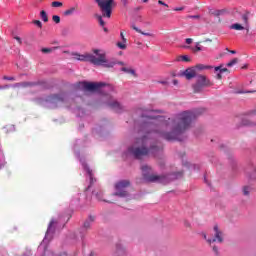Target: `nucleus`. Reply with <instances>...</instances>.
<instances>
[{
  "label": "nucleus",
  "mask_w": 256,
  "mask_h": 256,
  "mask_svg": "<svg viewBox=\"0 0 256 256\" xmlns=\"http://www.w3.org/2000/svg\"><path fill=\"white\" fill-rule=\"evenodd\" d=\"M120 37L122 38L123 43H127V38H125V34L123 31L120 32Z\"/></svg>",
  "instance_id": "obj_31"
},
{
  "label": "nucleus",
  "mask_w": 256,
  "mask_h": 256,
  "mask_svg": "<svg viewBox=\"0 0 256 256\" xmlns=\"http://www.w3.org/2000/svg\"><path fill=\"white\" fill-rule=\"evenodd\" d=\"M223 13H225V10H224V9L218 10V11L216 12V15H217V16L223 15Z\"/></svg>",
  "instance_id": "obj_41"
},
{
  "label": "nucleus",
  "mask_w": 256,
  "mask_h": 256,
  "mask_svg": "<svg viewBox=\"0 0 256 256\" xmlns=\"http://www.w3.org/2000/svg\"><path fill=\"white\" fill-rule=\"evenodd\" d=\"M103 30L105 31V33H107L109 30L105 27H103Z\"/></svg>",
  "instance_id": "obj_52"
},
{
  "label": "nucleus",
  "mask_w": 256,
  "mask_h": 256,
  "mask_svg": "<svg viewBox=\"0 0 256 256\" xmlns=\"http://www.w3.org/2000/svg\"><path fill=\"white\" fill-rule=\"evenodd\" d=\"M242 21H244L245 28L249 30V13H245L242 15Z\"/></svg>",
  "instance_id": "obj_15"
},
{
  "label": "nucleus",
  "mask_w": 256,
  "mask_h": 256,
  "mask_svg": "<svg viewBox=\"0 0 256 256\" xmlns=\"http://www.w3.org/2000/svg\"><path fill=\"white\" fill-rule=\"evenodd\" d=\"M88 173H89V175H90V181H91V183H93V176H92V174H91V171L88 170Z\"/></svg>",
  "instance_id": "obj_45"
},
{
  "label": "nucleus",
  "mask_w": 256,
  "mask_h": 256,
  "mask_svg": "<svg viewBox=\"0 0 256 256\" xmlns=\"http://www.w3.org/2000/svg\"><path fill=\"white\" fill-rule=\"evenodd\" d=\"M121 71H123L124 73H128L130 75H135V70L131 69V68H127V67H122Z\"/></svg>",
  "instance_id": "obj_21"
},
{
  "label": "nucleus",
  "mask_w": 256,
  "mask_h": 256,
  "mask_svg": "<svg viewBox=\"0 0 256 256\" xmlns=\"http://www.w3.org/2000/svg\"><path fill=\"white\" fill-rule=\"evenodd\" d=\"M186 227H191V224L189 222H185Z\"/></svg>",
  "instance_id": "obj_49"
},
{
  "label": "nucleus",
  "mask_w": 256,
  "mask_h": 256,
  "mask_svg": "<svg viewBox=\"0 0 256 256\" xmlns=\"http://www.w3.org/2000/svg\"><path fill=\"white\" fill-rule=\"evenodd\" d=\"M201 42H197L196 43V47L191 48V51H193V53H199V51H203V48H201Z\"/></svg>",
  "instance_id": "obj_19"
},
{
  "label": "nucleus",
  "mask_w": 256,
  "mask_h": 256,
  "mask_svg": "<svg viewBox=\"0 0 256 256\" xmlns=\"http://www.w3.org/2000/svg\"><path fill=\"white\" fill-rule=\"evenodd\" d=\"M73 56L76 61H85L88 63H92V65H96L97 67H105L106 69H113V66L115 65V62H109L106 54H100L97 57L89 53H74Z\"/></svg>",
  "instance_id": "obj_2"
},
{
  "label": "nucleus",
  "mask_w": 256,
  "mask_h": 256,
  "mask_svg": "<svg viewBox=\"0 0 256 256\" xmlns=\"http://www.w3.org/2000/svg\"><path fill=\"white\" fill-rule=\"evenodd\" d=\"M132 29L141 35H145L146 37H151V33L143 32L141 29L137 28V26L132 25Z\"/></svg>",
  "instance_id": "obj_17"
},
{
  "label": "nucleus",
  "mask_w": 256,
  "mask_h": 256,
  "mask_svg": "<svg viewBox=\"0 0 256 256\" xmlns=\"http://www.w3.org/2000/svg\"><path fill=\"white\" fill-rule=\"evenodd\" d=\"M177 61H184L185 63H189L191 61V58L187 55H182L177 58Z\"/></svg>",
  "instance_id": "obj_20"
},
{
  "label": "nucleus",
  "mask_w": 256,
  "mask_h": 256,
  "mask_svg": "<svg viewBox=\"0 0 256 256\" xmlns=\"http://www.w3.org/2000/svg\"><path fill=\"white\" fill-rule=\"evenodd\" d=\"M183 75L186 79H188V81L191 79H195V77H197V70L195 69V67L187 68L183 72Z\"/></svg>",
  "instance_id": "obj_9"
},
{
  "label": "nucleus",
  "mask_w": 256,
  "mask_h": 256,
  "mask_svg": "<svg viewBox=\"0 0 256 256\" xmlns=\"http://www.w3.org/2000/svg\"><path fill=\"white\" fill-rule=\"evenodd\" d=\"M142 177L146 183H161L165 179L164 176L153 173V168L149 165H143L141 167Z\"/></svg>",
  "instance_id": "obj_4"
},
{
  "label": "nucleus",
  "mask_w": 256,
  "mask_h": 256,
  "mask_svg": "<svg viewBox=\"0 0 256 256\" xmlns=\"http://www.w3.org/2000/svg\"><path fill=\"white\" fill-rule=\"evenodd\" d=\"M213 251L214 253H216V255H219V249L217 248V246L213 247Z\"/></svg>",
  "instance_id": "obj_43"
},
{
  "label": "nucleus",
  "mask_w": 256,
  "mask_h": 256,
  "mask_svg": "<svg viewBox=\"0 0 256 256\" xmlns=\"http://www.w3.org/2000/svg\"><path fill=\"white\" fill-rule=\"evenodd\" d=\"M204 87H213V82L205 75H197L196 83L192 85L194 93H201Z\"/></svg>",
  "instance_id": "obj_5"
},
{
  "label": "nucleus",
  "mask_w": 256,
  "mask_h": 256,
  "mask_svg": "<svg viewBox=\"0 0 256 256\" xmlns=\"http://www.w3.org/2000/svg\"><path fill=\"white\" fill-rule=\"evenodd\" d=\"M97 3L102 15H96V19L100 27H105V21L103 17L106 19H111V15L113 13V7H115V0H95Z\"/></svg>",
  "instance_id": "obj_3"
},
{
  "label": "nucleus",
  "mask_w": 256,
  "mask_h": 256,
  "mask_svg": "<svg viewBox=\"0 0 256 256\" xmlns=\"http://www.w3.org/2000/svg\"><path fill=\"white\" fill-rule=\"evenodd\" d=\"M131 186V182L129 180H122L116 183L115 189L116 192L114 195L117 197H127L129 192H127V188Z\"/></svg>",
  "instance_id": "obj_7"
},
{
  "label": "nucleus",
  "mask_w": 256,
  "mask_h": 256,
  "mask_svg": "<svg viewBox=\"0 0 256 256\" xmlns=\"http://www.w3.org/2000/svg\"><path fill=\"white\" fill-rule=\"evenodd\" d=\"M75 89H82V91H99L101 87H105V83H93V82H78L74 85Z\"/></svg>",
  "instance_id": "obj_6"
},
{
  "label": "nucleus",
  "mask_w": 256,
  "mask_h": 256,
  "mask_svg": "<svg viewBox=\"0 0 256 256\" xmlns=\"http://www.w3.org/2000/svg\"><path fill=\"white\" fill-rule=\"evenodd\" d=\"M189 19H201L200 15H192V16H188Z\"/></svg>",
  "instance_id": "obj_36"
},
{
  "label": "nucleus",
  "mask_w": 256,
  "mask_h": 256,
  "mask_svg": "<svg viewBox=\"0 0 256 256\" xmlns=\"http://www.w3.org/2000/svg\"><path fill=\"white\" fill-rule=\"evenodd\" d=\"M51 7H54V8L63 7V2L54 1L51 3Z\"/></svg>",
  "instance_id": "obj_24"
},
{
  "label": "nucleus",
  "mask_w": 256,
  "mask_h": 256,
  "mask_svg": "<svg viewBox=\"0 0 256 256\" xmlns=\"http://www.w3.org/2000/svg\"><path fill=\"white\" fill-rule=\"evenodd\" d=\"M34 25H37V27H39L40 29H41V27H43V24L41 23L40 20H35Z\"/></svg>",
  "instance_id": "obj_33"
},
{
  "label": "nucleus",
  "mask_w": 256,
  "mask_h": 256,
  "mask_svg": "<svg viewBox=\"0 0 256 256\" xmlns=\"http://www.w3.org/2000/svg\"><path fill=\"white\" fill-rule=\"evenodd\" d=\"M89 256H94L93 252H91Z\"/></svg>",
  "instance_id": "obj_55"
},
{
  "label": "nucleus",
  "mask_w": 256,
  "mask_h": 256,
  "mask_svg": "<svg viewBox=\"0 0 256 256\" xmlns=\"http://www.w3.org/2000/svg\"><path fill=\"white\" fill-rule=\"evenodd\" d=\"M3 89H7V86H0V91Z\"/></svg>",
  "instance_id": "obj_50"
},
{
  "label": "nucleus",
  "mask_w": 256,
  "mask_h": 256,
  "mask_svg": "<svg viewBox=\"0 0 256 256\" xmlns=\"http://www.w3.org/2000/svg\"><path fill=\"white\" fill-rule=\"evenodd\" d=\"M213 40H211L210 38H207L206 40H204V43H211Z\"/></svg>",
  "instance_id": "obj_46"
},
{
  "label": "nucleus",
  "mask_w": 256,
  "mask_h": 256,
  "mask_svg": "<svg viewBox=\"0 0 256 256\" xmlns=\"http://www.w3.org/2000/svg\"><path fill=\"white\" fill-rule=\"evenodd\" d=\"M230 53H231L232 55H235V53H237V52H236L235 50H231Z\"/></svg>",
  "instance_id": "obj_51"
},
{
  "label": "nucleus",
  "mask_w": 256,
  "mask_h": 256,
  "mask_svg": "<svg viewBox=\"0 0 256 256\" xmlns=\"http://www.w3.org/2000/svg\"><path fill=\"white\" fill-rule=\"evenodd\" d=\"M148 121L144 124L146 129H151V132H146L142 138H138L134 146L128 148V153L133 155L135 159H143L147 155L154 157L161 152V147L154 145L153 133L158 137H162L166 141H177L179 135L185 133L191 123L197 119V114L191 111L178 113L173 119L163 120V117L153 118L147 117Z\"/></svg>",
  "instance_id": "obj_1"
},
{
  "label": "nucleus",
  "mask_w": 256,
  "mask_h": 256,
  "mask_svg": "<svg viewBox=\"0 0 256 256\" xmlns=\"http://www.w3.org/2000/svg\"><path fill=\"white\" fill-rule=\"evenodd\" d=\"M77 9H78L77 6H74V7H71L69 9L65 10L63 13L64 17H69V16L73 15V13H75V11H77Z\"/></svg>",
  "instance_id": "obj_14"
},
{
  "label": "nucleus",
  "mask_w": 256,
  "mask_h": 256,
  "mask_svg": "<svg viewBox=\"0 0 256 256\" xmlns=\"http://www.w3.org/2000/svg\"><path fill=\"white\" fill-rule=\"evenodd\" d=\"M215 71H220V73H229V69L222 68V66L215 67Z\"/></svg>",
  "instance_id": "obj_23"
},
{
  "label": "nucleus",
  "mask_w": 256,
  "mask_h": 256,
  "mask_svg": "<svg viewBox=\"0 0 256 256\" xmlns=\"http://www.w3.org/2000/svg\"><path fill=\"white\" fill-rule=\"evenodd\" d=\"M174 85H177L178 81L177 80H173Z\"/></svg>",
  "instance_id": "obj_53"
},
{
  "label": "nucleus",
  "mask_w": 256,
  "mask_h": 256,
  "mask_svg": "<svg viewBox=\"0 0 256 256\" xmlns=\"http://www.w3.org/2000/svg\"><path fill=\"white\" fill-rule=\"evenodd\" d=\"M186 43H187V45H191V43H193V39L192 38H187Z\"/></svg>",
  "instance_id": "obj_42"
},
{
  "label": "nucleus",
  "mask_w": 256,
  "mask_h": 256,
  "mask_svg": "<svg viewBox=\"0 0 256 256\" xmlns=\"http://www.w3.org/2000/svg\"><path fill=\"white\" fill-rule=\"evenodd\" d=\"M237 63H239V59L234 58L226 64V67H233V65H237Z\"/></svg>",
  "instance_id": "obj_22"
},
{
  "label": "nucleus",
  "mask_w": 256,
  "mask_h": 256,
  "mask_svg": "<svg viewBox=\"0 0 256 256\" xmlns=\"http://www.w3.org/2000/svg\"><path fill=\"white\" fill-rule=\"evenodd\" d=\"M14 39H16V41H18L19 45H21L23 43V41L21 40V38L19 36H15Z\"/></svg>",
  "instance_id": "obj_38"
},
{
  "label": "nucleus",
  "mask_w": 256,
  "mask_h": 256,
  "mask_svg": "<svg viewBox=\"0 0 256 256\" xmlns=\"http://www.w3.org/2000/svg\"><path fill=\"white\" fill-rule=\"evenodd\" d=\"M174 11H183V8H175Z\"/></svg>",
  "instance_id": "obj_48"
},
{
  "label": "nucleus",
  "mask_w": 256,
  "mask_h": 256,
  "mask_svg": "<svg viewBox=\"0 0 256 256\" xmlns=\"http://www.w3.org/2000/svg\"><path fill=\"white\" fill-rule=\"evenodd\" d=\"M41 51H42V53H51V51H53V49H51V48H42Z\"/></svg>",
  "instance_id": "obj_34"
},
{
  "label": "nucleus",
  "mask_w": 256,
  "mask_h": 256,
  "mask_svg": "<svg viewBox=\"0 0 256 256\" xmlns=\"http://www.w3.org/2000/svg\"><path fill=\"white\" fill-rule=\"evenodd\" d=\"M243 193H244V195H249V188L248 187H244Z\"/></svg>",
  "instance_id": "obj_39"
},
{
  "label": "nucleus",
  "mask_w": 256,
  "mask_h": 256,
  "mask_svg": "<svg viewBox=\"0 0 256 256\" xmlns=\"http://www.w3.org/2000/svg\"><path fill=\"white\" fill-rule=\"evenodd\" d=\"M117 47H119V49H127L125 42H118Z\"/></svg>",
  "instance_id": "obj_29"
},
{
  "label": "nucleus",
  "mask_w": 256,
  "mask_h": 256,
  "mask_svg": "<svg viewBox=\"0 0 256 256\" xmlns=\"http://www.w3.org/2000/svg\"><path fill=\"white\" fill-rule=\"evenodd\" d=\"M33 85H35V83H33V82H23V83H21L22 87H33Z\"/></svg>",
  "instance_id": "obj_28"
},
{
  "label": "nucleus",
  "mask_w": 256,
  "mask_h": 256,
  "mask_svg": "<svg viewBox=\"0 0 256 256\" xmlns=\"http://www.w3.org/2000/svg\"><path fill=\"white\" fill-rule=\"evenodd\" d=\"M94 221H95V217L89 216V218L87 220H85V222L83 224V229H85L86 231H89V229H91V225L93 224Z\"/></svg>",
  "instance_id": "obj_12"
},
{
  "label": "nucleus",
  "mask_w": 256,
  "mask_h": 256,
  "mask_svg": "<svg viewBox=\"0 0 256 256\" xmlns=\"http://www.w3.org/2000/svg\"><path fill=\"white\" fill-rule=\"evenodd\" d=\"M4 81H15V77L13 76H3Z\"/></svg>",
  "instance_id": "obj_30"
},
{
  "label": "nucleus",
  "mask_w": 256,
  "mask_h": 256,
  "mask_svg": "<svg viewBox=\"0 0 256 256\" xmlns=\"http://www.w3.org/2000/svg\"><path fill=\"white\" fill-rule=\"evenodd\" d=\"M158 4L159 5H163L164 7H169V5H167L165 2L158 0Z\"/></svg>",
  "instance_id": "obj_40"
},
{
  "label": "nucleus",
  "mask_w": 256,
  "mask_h": 256,
  "mask_svg": "<svg viewBox=\"0 0 256 256\" xmlns=\"http://www.w3.org/2000/svg\"><path fill=\"white\" fill-rule=\"evenodd\" d=\"M163 85H165V83H167V82H161Z\"/></svg>",
  "instance_id": "obj_57"
},
{
  "label": "nucleus",
  "mask_w": 256,
  "mask_h": 256,
  "mask_svg": "<svg viewBox=\"0 0 256 256\" xmlns=\"http://www.w3.org/2000/svg\"><path fill=\"white\" fill-rule=\"evenodd\" d=\"M55 225H57L56 220H51L46 232V237H51V235H53V233H55Z\"/></svg>",
  "instance_id": "obj_11"
},
{
  "label": "nucleus",
  "mask_w": 256,
  "mask_h": 256,
  "mask_svg": "<svg viewBox=\"0 0 256 256\" xmlns=\"http://www.w3.org/2000/svg\"><path fill=\"white\" fill-rule=\"evenodd\" d=\"M110 107H112V109H121V105L119 104V102H114L110 104Z\"/></svg>",
  "instance_id": "obj_27"
},
{
  "label": "nucleus",
  "mask_w": 256,
  "mask_h": 256,
  "mask_svg": "<svg viewBox=\"0 0 256 256\" xmlns=\"http://www.w3.org/2000/svg\"><path fill=\"white\" fill-rule=\"evenodd\" d=\"M101 50H99V49H94L93 50V54L94 55H97V57H99L101 54H99V52H100ZM102 55H105V53H102Z\"/></svg>",
  "instance_id": "obj_35"
},
{
  "label": "nucleus",
  "mask_w": 256,
  "mask_h": 256,
  "mask_svg": "<svg viewBox=\"0 0 256 256\" xmlns=\"http://www.w3.org/2000/svg\"><path fill=\"white\" fill-rule=\"evenodd\" d=\"M230 29H234L235 31H243V29H245V27H243L241 24L239 23H235V24H232L230 26Z\"/></svg>",
  "instance_id": "obj_16"
},
{
  "label": "nucleus",
  "mask_w": 256,
  "mask_h": 256,
  "mask_svg": "<svg viewBox=\"0 0 256 256\" xmlns=\"http://www.w3.org/2000/svg\"><path fill=\"white\" fill-rule=\"evenodd\" d=\"M40 17L42 21H44V23H47V21H49V17L47 16V12H45V10H42L40 12Z\"/></svg>",
  "instance_id": "obj_18"
},
{
  "label": "nucleus",
  "mask_w": 256,
  "mask_h": 256,
  "mask_svg": "<svg viewBox=\"0 0 256 256\" xmlns=\"http://www.w3.org/2000/svg\"><path fill=\"white\" fill-rule=\"evenodd\" d=\"M204 239H207V235H204Z\"/></svg>",
  "instance_id": "obj_56"
},
{
  "label": "nucleus",
  "mask_w": 256,
  "mask_h": 256,
  "mask_svg": "<svg viewBox=\"0 0 256 256\" xmlns=\"http://www.w3.org/2000/svg\"><path fill=\"white\" fill-rule=\"evenodd\" d=\"M48 100L51 103H63V101H65V95L63 94H54L49 96Z\"/></svg>",
  "instance_id": "obj_10"
},
{
  "label": "nucleus",
  "mask_w": 256,
  "mask_h": 256,
  "mask_svg": "<svg viewBox=\"0 0 256 256\" xmlns=\"http://www.w3.org/2000/svg\"><path fill=\"white\" fill-rule=\"evenodd\" d=\"M216 78H217V79H223V75H221V73H218V74L216 75Z\"/></svg>",
  "instance_id": "obj_44"
},
{
  "label": "nucleus",
  "mask_w": 256,
  "mask_h": 256,
  "mask_svg": "<svg viewBox=\"0 0 256 256\" xmlns=\"http://www.w3.org/2000/svg\"><path fill=\"white\" fill-rule=\"evenodd\" d=\"M194 69L197 71H205V69H213V66L205 65V64H197Z\"/></svg>",
  "instance_id": "obj_13"
},
{
  "label": "nucleus",
  "mask_w": 256,
  "mask_h": 256,
  "mask_svg": "<svg viewBox=\"0 0 256 256\" xmlns=\"http://www.w3.org/2000/svg\"><path fill=\"white\" fill-rule=\"evenodd\" d=\"M124 6H127V0H121Z\"/></svg>",
  "instance_id": "obj_47"
},
{
  "label": "nucleus",
  "mask_w": 256,
  "mask_h": 256,
  "mask_svg": "<svg viewBox=\"0 0 256 256\" xmlns=\"http://www.w3.org/2000/svg\"><path fill=\"white\" fill-rule=\"evenodd\" d=\"M252 169L254 171L253 174L250 175L251 179H256V166H252Z\"/></svg>",
  "instance_id": "obj_32"
},
{
  "label": "nucleus",
  "mask_w": 256,
  "mask_h": 256,
  "mask_svg": "<svg viewBox=\"0 0 256 256\" xmlns=\"http://www.w3.org/2000/svg\"><path fill=\"white\" fill-rule=\"evenodd\" d=\"M111 62H113L114 63V65H125V62H123V61H117V60H108V63H111ZM114 65H113V67H114Z\"/></svg>",
  "instance_id": "obj_26"
},
{
  "label": "nucleus",
  "mask_w": 256,
  "mask_h": 256,
  "mask_svg": "<svg viewBox=\"0 0 256 256\" xmlns=\"http://www.w3.org/2000/svg\"><path fill=\"white\" fill-rule=\"evenodd\" d=\"M226 51H229V48H226Z\"/></svg>",
  "instance_id": "obj_58"
},
{
  "label": "nucleus",
  "mask_w": 256,
  "mask_h": 256,
  "mask_svg": "<svg viewBox=\"0 0 256 256\" xmlns=\"http://www.w3.org/2000/svg\"><path fill=\"white\" fill-rule=\"evenodd\" d=\"M215 236L213 239H207L208 243H215L218 241V243H223V232L219 230V226H214Z\"/></svg>",
  "instance_id": "obj_8"
},
{
  "label": "nucleus",
  "mask_w": 256,
  "mask_h": 256,
  "mask_svg": "<svg viewBox=\"0 0 256 256\" xmlns=\"http://www.w3.org/2000/svg\"><path fill=\"white\" fill-rule=\"evenodd\" d=\"M147 1H149V0H143V3H147Z\"/></svg>",
  "instance_id": "obj_54"
},
{
  "label": "nucleus",
  "mask_w": 256,
  "mask_h": 256,
  "mask_svg": "<svg viewBox=\"0 0 256 256\" xmlns=\"http://www.w3.org/2000/svg\"><path fill=\"white\" fill-rule=\"evenodd\" d=\"M52 21H54V23H61V17H59L58 15H53L52 16Z\"/></svg>",
  "instance_id": "obj_25"
},
{
  "label": "nucleus",
  "mask_w": 256,
  "mask_h": 256,
  "mask_svg": "<svg viewBox=\"0 0 256 256\" xmlns=\"http://www.w3.org/2000/svg\"><path fill=\"white\" fill-rule=\"evenodd\" d=\"M242 125H251V121L250 120H243L242 121Z\"/></svg>",
  "instance_id": "obj_37"
}]
</instances>
